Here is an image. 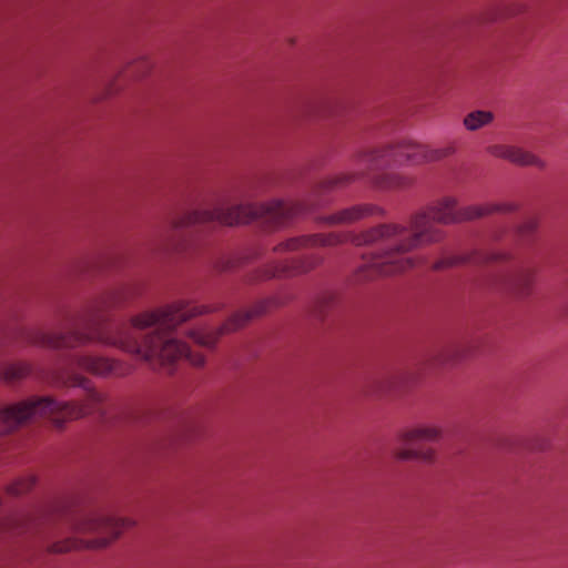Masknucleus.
<instances>
[{
  "label": "nucleus",
  "instance_id": "7ed1b4c3",
  "mask_svg": "<svg viewBox=\"0 0 568 568\" xmlns=\"http://www.w3.org/2000/svg\"><path fill=\"white\" fill-rule=\"evenodd\" d=\"M64 369V384L83 388L87 392L84 400L62 402L52 397H32L0 407V435L9 434L36 417H49L57 427H62L65 422L88 414H105L104 395L92 388L89 379L77 371L108 376L116 373V364L102 356L75 354L68 357ZM28 374L29 367L26 364H9L0 368V378L6 382L20 379Z\"/></svg>",
  "mask_w": 568,
  "mask_h": 568
},
{
  "label": "nucleus",
  "instance_id": "6ab92c4d",
  "mask_svg": "<svg viewBox=\"0 0 568 568\" xmlns=\"http://www.w3.org/2000/svg\"><path fill=\"white\" fill-rule=\"evenodd\" d=\"M335 295L332 294V293H327L325 295H323L320 301H318V304H317V312H318V315H322L326 308L331 307L332 305L335 304Z\"/></svg>",
  "mask_w": 568,
  "mask_h": 568
},
{
  "label": "nucleus",
  "instance_id": "423d86ee",
  "mask_svg": "<svg viewBox=\"0 0 568 568\" xmlns=\"http://www.w3.org/2000/svg\"><path fill=\"white\" fill-rule=\"evenodd\" d=\"M131 521L124 518H118L112 515L94 514L84 516L75 524V530L83 534H97L100 536L88 547L102 548L115 539L121 531L129 527Z\"/></svg>",
  "mask_w": 568,
  "mask_h": 568
},
{
  "label": "nucleus",
  "instance_id": "412c9836",
  "mask_svg": "<svg viewBox=\"0 0 568 568\" xmlns=\"http://www.w3.org/2000/svg\"><path fill=\"white\" fill-rule=\"evenodd\" d=\"M139 67H141L143 69V74L149 72V70L151 69V62L146 59H142L140 62H139Z\"/></svg>",
  "mask_w": 568,
  "mask_h": 568
},
{
  "label": "nucleus",
  "instance_id": "a211bd4d",
  "mask_svg": "<svg viewBox=\"0 0 568 568\" xmlns=\"http://www.w3.org/2000/svg\"><path fill=\"white\" fill-rule=\"evenodd\" d=\"M537 229L535 219H527L516 231V236L523 241L528 240Z\"/></svg>",
  "mask_w": 568,
  "mask_h": 568
},
{
  "label": "nucleus",
  "instance_id": "9d476101",
  "mask_svg": "<svg viewBox=\"0 0 568 568\" xmlns=\"http://www.w3.org/2000/svg\"><path fill=\"white\" fill-rule=\"evenodd\" d=\"M384 210L375 204H356L321 219L329 225L352 224L372 215H383Z\"/></svg>",
  "mask_w": 568,
  "mask_h": 568
},
{
  "label": "nucleus",
  "instance_id": "0eeeda50",
  "mask_svg": "<svg viewBox=\"0 0 568 568\" xmlns=\"http://www.w3.org/2000/svg\"><path fill=\"white\" fill-rule=\"evenodd\" d=\"M272 301H264L254 306L252 311L239 312L234 314L224 325L217 331L197 328L190 331V337L202 346H213L217 341L219 336L223 333L235 331L245 325L254 316L264 314Z\"/></svg>",
  "mask_w": 568,
  "mask_h": 568
},
{
  "label": "nucleus",
  "instance_id": "f257e3e1",
  "mask_svg": "<svg viewBox=\"0 0 568 568\" xmlns=\"http://www.w3.org/2000/svg\"><path fill=\"white\" fill-rule=\"evenodd\" d=\"M118 293L110 292L92 302L82 313L68 320L64 332L41 333L36 343L53 349H73L91 342L116 346L135 354L151 365L172 373L173 364L186 359L202 366L204 357L172 337V331L189 318L207 312L175 302L132 318L131 327L110 328L102 323V313L120 302Z\"/></svg>",
  "mask_w": 568,
  "mask_h": 568
},
{
  "label": "nucleus",
  "instance_id": "aec40b11",
  "mask_svg": "<svg viewBox=\"0 0 568 568\" xmlns=\"http://www.w3.org/2000/svg\"><path fill=\"white\" fill-rule=\"evenodd\" d=\"M73 547H75V545L73 542H67V544H62V545L57 544L52 547V551H55V552L68 551Z\"/></svg>",
  "mask_w": 568,
  "mask_h": 568
},
{
  "label": "nucleus",
  "instance_id": "4468645a",
  "mask_svg": "<svg viewBox=\"0 0 568 568\" xmlns=\"http://www.w3.org/2000/svg\"><path fill=\"white\" fill-rule=\"evenodd\" d=\"M373 185L379 190H406L414 184V178L398 172H381L371 176Z\"/></svg>",
  "mask_w": 568,
  "mask_h": 568
},
{
  "label": "nucleus",
  "instance_id": "ddd939ff",
  "mask_svg": "<svg viewBox=\"0 0 568 568\" xmlns=\"http://www.w3.org/2000/svg\"><path fill=\"white\" fill-rule=\"evenodd\" d=\"M535 271L530 267H520L504 280L505 290L517 298L528 297L532 293Z\"/></svg>",
  "mask_w": 568,
  "mask_h": 568
},
{
  "label": "nucleus",
  "instance_id": "6e6552de",
  "mask_svg": "<svg viewBox=\"0 0 568 568\" xmlns=\"http://www.w3.org/2000/svg\"><path fill=\"white\" fill-rule=\"evenodd\" d=\"M440 437V430L433 426H422L408 430L402 437L404 448L396 453V457L402 460L408 459H423L430 462L433 459V452H420L413 446L417 442H434Z\"/></svg>",
  "mask_w": 568,
  "mask_h": 568
},
{
  "label": "nucleus",
  "instance_id": "f8f14e48",
  "mask_svg": "<svg viewBox=\"0 0 568 568\" xmlns=\"http://www.w3.org/2000/svg\"><path fill=\"white\" fill-rule=\"evenodd\" d=\"M321 258L312 255L298 260H293L290 263H277L273 264L264 272V277H281V276H293L302 273H306L320 264Z\"/></svg>",
  "mask_w": 568,
  "mask_h": 568
},
{
  "label": "nucleus",
  "instance_id": "20e7f679",
  "mask_svg": "<svg viewBox=\"0 0 568 568\" xmlns=\"http://www.w3.org/2000/svg\"><path fill=\"white\" fill-rule=\"evenodd\" d=\"M304 204L274 200L263 204H230L220 200L210 206L176 213L170 220V232L210 223L235 225L257 222L267 229L287 225L296 215L305 211Z\"/></svg>",
  "mask_w": 568,
  "mask_h": 568
},
{
  "label": "nucleus",
  "instance_id": "39448f33",
  "mask_svg": "<svg viewBox=\"0 0 568 568\" xmlns=\"http://www.w3.org/2000/svg\"><path fill=\"white\" fill-rule=\"evenodd\" d=\"M406 145H413V141L403 140L394 144L373 148L361 152L357 155V162L359 166L365 169L363 172L345 173L326 179L318 185V192H328L343 187L357 179L366 175L372 176L392 166L412 164V161L407 159L403 151Z\"/></svg>",
  "mask_w": 568,
  "mask_h": 568
},
{
  "label": "nucleus",
  "instance_id": "dca6fc26",
  "mask_svg": "<svg viewBox=\"0 0 568 568\" xmlns=\"http://www.w3.org/2000/svg\"><path fill=\"white\" fill-rule=\"evenodd\" d=\"M494 120V115L489 111H473L464 118V125L469 131H476Z\"/></svg>",
  "mask_w": 568,
  "mask_h": 568
},
{
  "label": "nucleus",
  "instance_id": "1a4fd4ad",
  "mask_svg": "<svg viewBox=\"0 0 568 568\" xmlns=\"http://www.w3.org/2000/svg\"><path fill=\"white\" fill-rule=\"evenodd\" d=\"M412 161V165L430 163L449 158L456 152L454 143H448L442 148H429L428 145L413 142V145H406L403 150Z\"/></svg>",
  "mask_w": 568,
  "mask_h": 568
},
{
  "label": "nucleus",
  "instance_id": "2eb2a0df",
  "mask_svg": "<svg viewBox=\"0 0 568 568\" xmlns=\"http://www.w3.org/2000/svg\"><path fill=\"white\" fill-rule=\"evenodd\" d=\"M504 258H507V254H505V253H494L490 255L473 253L471 255H467V256H465V255H447V256H444L443 258L436 261L432 267L434 270H443V268L459 265V264H463L466 262L481 263V262H486L489 260L497 261V260H504Z\"/></svg>",
  "mask_w": 568,
  "mask_h": 568
},
{
  "label": "nucleus",
  "instance_id": "f3484780",
  "mask_svg": "<svg viewBox=\"0 0 568 568\" xmlns=\"http://www.w3.org/2000/svg\"><path fill=\"white\" fill-rule=\"evenodd\" d=\"M34 483H36V479L32 476L21 478V479L17 480L16 483L9 485L7 487V493L9 495H14V496L24 494L33 487Z\"/></svg>",
  "mask_w": 568,
  "mask_h": 568
},
{
  "label": "nucleus",
  "instance_id": "9b49d317",
  "mask_svg": "<svg viewBox=\"0 0 568 568\" xmlns=\"http://www.w3.org/2000/svg\"><path fill=\"white\" fill-rule=\"evenodd\" d=\"M490 155L507 160L516 165H534L540 169L545 168V162L535 154L525 151L521 148L508 144H493L487 148Z\"/></svg>",
  "mask_w": 568,
  "mask_h": 568
},
{
  "label": "nucleus",
  "instance_id": "f03ea898",
  "mask_svg": "<svg viewBox=\"0 0 568 568\" xmlns=\"http://www.w3.org/2000/svg\"><path fill=\"white\" fill-rule=\"evenodd\" d=\"M457 200L444 196L426 210L417 212L409 220L408 227L400 224H381L369 231L351 233L313 234L290 239L274 247L275 253L293 252L302 248L335 246L352 242L355 245H379L359 271V277L371 280L375 275H393L414 267L417 262L407 254L423 245L439 242L444 237L439 224L471 221L493 213L507 214L516 210L513 203H493L458 209Z\"/></svg>",
  "mask_w": 568,
  "mask_h": 568
}]
</instances>
